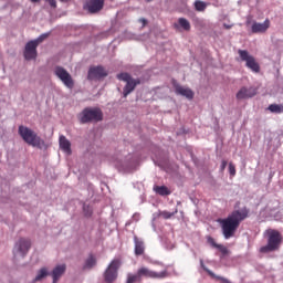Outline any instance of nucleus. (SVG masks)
I'll return each instance as SVG.
<instances>
[{"label":"nucleus","instance_id":"72a5a7b5","mask_svg":"<svg viewBox=\"0 0 283 283\" xmlns=\"http://www.w3.org/2000/svg\"><path fill=\"white\" fill-rule=\"evenodd\" d=\"M143 25H147V21L145 19H140Z\"/></svg>","mask_w":283,"mask_h":283},{"label":"nucleus","instance_id":"aec40b11","mask_svg":"<svg viewBox=\"0 0 283 283\" xmlns=\"http://www.w3.org/2000/svg\"><path fill=\"white\" fill-rule=\"evenodd\" d=\"M135 243V255H144L145 254V242L138 237H134Z\"/></svg>","mask_w":283,"mask_h":283},{"label":"nucleus","instance_id":"cd10ccee","mask_svg":"<svg viewBox=\"0 0 283 283\" xmlns=\"http://www.w3.org/2000/svg\"><path fill=\"white\" fill-rule=\"evenodd\" d=\"M195 8L198 12H205V10L207 9V4L202 1H196Z\"/></svg>","mask_w":283,"mask_h":283},{"label":"nucleus","instance_id":"c85d7f7f","mask_svg":"<svg viewBox=\"0 0 283 283\" xmlns=\"http://www.w3.org/2000/svg\"><path fill=\"white\" fill-rule=\"evenodd\" d=\"M176 213H178V210H176L175 212L161 211L160 216H161V218H164V220H169V219L174 218V216H176Z\"/></svg>","mask_w":283,"mask_h":283},{"label":"nucleus","instance_id":"473e14b6","mask_svg":"<svg viewBox=\"0 0 283 283\" xmlns=\"http://www.w3.org/2000/svg\"><path fill=\"white\" fill-rule=\"evenodd\" d=\"M223 28H226V30H231L232 25L224 23V24H223Z\"/></svg>","mask_w":283,"mask_h":283},{"label":"nucleus","instance_id":"c9c22d12","mask_svg":"<svg viewBox=\"0 0 283 283\" xmlns=\"http://www.w3.org/2000/svg\"><path fill=\"white\" fill-rule=\"evenodd\" d=\"M147 1H153V0H147Z\"/></svg>","mask_w":283,"mask_h":283},{"label":"nucleus","instance_id":"6ab92c4d","mask_svg":"<svg viewBox=\"0 0 283 283\" xmlns=\"http://www.w3.org/2000/svg\"><path fill=\"white\" fill-rule=\"evenodd\" d=\"M60 148L64 150L65 154H72V143L64 135L60 136Z\"/></svg>","mask_w":283,"mask_h":283},{"label":"nucleus","instance_id":"dca6fc26","mask_svg":"<svg viewBox=\"0 0 283 283\" xmlns=\"http://www.w3.org/2000/svg\"><path fill=\"white\" fill-rule=\"evenodd\" d=\"M269 28H271V21H269V19H266L263 23L260 22H253L252 24V34H262L264 32H266V30H269Z\"/></svg>","mask_w":283,"mask_h":283},{"label":"nucleus","instance_id":"b1692460","mask_svg":"<svg viewBox=\"0 0 283 283\" xmlns=\"http://www.w3.org/2000/svg\"><path fill=\"white\" fill-rule=\"evenodd\" d=\"M48 275H50V273L48 272V269L42 268L39 270L35 279H34V282H41V280H43L44 277H48Z\"/></svg>","mask_w":283,"mask_h":283},{"label":"nucleus","instance_id":"f03ea898","mask_svg":"<svg viewBox=\"0 0 283 283\" xmlns=\"http://www.w3.org/2000/svg\"><path fill=\"white\" fill-rule=\"evenodd\" d=\"M18 134L27 143V145H30L31 147H39L43 145V139L39 137V135L32 130V128H29L28 126H19Z\"/></svg>","mask_w":283,"mask_h":283},{"label":"nucleus","instance_id":"412c9836","mask_svg":"<svg viewBox=\"0 0 283 283\" xmlns=\"http://www.w3.org/2000/svg\"><path fill=\"white\" fill-rule=\"evenodd\" d=\"M268 109L272 114H283V104H271Z\"/></svg>","mask_w":283,"mask_h":283},{"label":"nucleus","instance_id":"bb28decb","mask_svg":"<svg viewBox=\"0 0 283 283\" xmlns=\"http://www.w3.org/2000/svg\"><path fill=\"white\" fill-rule=\"evenodd\" d=\"M39 1L41 0H30L31 3H39ZM46 1V3H49L51 6V8H56V0H44ZM62 1L63 3H67V1L70 0H60Z\"/></svg>","mask_w":283,"mask_h":283},{"label":"nucleus","instance_id":"7c9ffc66","mask_svg":"<svg viewBox=\"0 0 283 283\" xmlns=\"http://www.w3.org/2000/svg\"><path fill=\"white\" fill-rule=\"evenodd\" d=\"M235 165H233V163H230L229 164V174H230V176H235Z\"/></svg>","mask_w":283,"mask_h":283},{"label":"nucleus","instance_id":"c756f323","mask_svg":"<svg viewBox=\"0 0 283 283\" xmlns=\"http://www.w3.org/2000/svg\"><path fill=\"white\" fill-rule=\"evenodd\" d=\"M50 33H43L38 39L33 40V43H36V45H39L40 43H43V41H45V39H48Z\"/></svg>","mask_w":283,"mask_h":283},{"label":"nucleus","instance_id":"f257e3e1","mask_svg":"<svg viewBox=\"0 0 283 283\" xmlns=\"http://www.w3.org/2000/svg\"><path fill=\"white\" fill-rule=\"evenodd\" d=\"M250 210L247 207L232 211L227 218L218 219L221 227L222 235L226 240H231L235 235V231L240 229V223L249 218Z\"/></svg>","mask_w":283,"mask_h":283},{"label":"nucleus","instance_id":"2eb2a0df","mask_svg":"<svg viewBox=\"0 0 283 283\" xmlns=\"http://www.w3.org/2000/svg\"><path fill=\"white\" fill-rule=\"evenodd\" d=\"M175 93L178 96H185V98H188V101H193L195 93L191 88L185 87L180 84H174Z\"/></svg>","mask_w":283,"mask_h":283},{"label":"nucleus","instance_id":"1a4fd4ad","mask_svg":"<svg viewBox=\"0 0 283 283\" xmlns=\"http://www.w3.org/2000/svg\"><path fill=\"white\" fill-rule=\"evenodd\" d=\"M137 273L139 274L140 280H143V277H149L150 280H165V277H169V272H167V270L158 273L145 266L139 268Z\"/></svg>","mask_w":283,"mask_h":283},{"label":"nucleus","instance_id":"393cba45","mask_svg":"<svg viewBox=\"0 0 283 283\" xmlns=\"http://www.w3.org/2000/svg\"><path fill=\"white\" fill-rule=\"evenodd\" d=\"M178 24L185 30L186 32H189L191 30V23H189V20L185 18H179L178 19Z\"/></svg>","mask_w":283,"mask_h":283},{"label":"nucleus","instance_id":"5701e85b","mask_svg":"<svg viewBox=\"0 0 283 283\" xmlns=\"http://www.w3.org/2000/svg\"><path fill=\"white\" fill-rule=\"evenodd\" d=\"M94 266H96V256L90 254L85 261L84 269H94Z\"/></svg>","mask_w":283,"mask_h":283},{"label":"nucleus","instance_id":"f704fd0d","mask_svg":"<svg viewBox=\"0 0 283 283\" xmlns=\"http://www.w3.org/2000/svg\"><path fill=\"white\" fill-rule=\"evenodd\" d=\"M175 28H178V24H175Z\"/></svg>","mask_w":283,"mask_h":283},{"label":"nucleus","instance_id":"2f4dec72","mask_svg":"<svg viewBox=\"0 0 283 283\" xmlns=\"http://www.w3.org/2000/svg\"><path fill=\"white\" fill-rule=\"evenodd\" d=\"M227 165H228L227 160L221 161V166H220L221 174L224 171V169H227Z\"/></svg>","mask_w":283,"mask_h":283},{"label":"nucleus","instance_id":"20e7f679","mask_svg":"<svg viewBox=\"0 0 283 283\" xmlns=\"http://www.w3.org/2000/svg\"><path fill=\"white\" fill-rule=\"evenodd\" d=\"M78 120L82 125L101 123L103 120V111L98 107H86L78 114Z\"/></svg>","mask_w":283,"mask_h":283},{"label":"nucleus","instance_id":"4be33fe9","mask_svg":"<svg viewBox=\"0 0 283 283\" xmlns=\"http://www.w3.org/2000/svg\"><path fill=\"white\" fill-rule=\"evenodd\" d=\"M154 191H156V193H158L159 196H169L171 193V191H169V188H167V186H156L154 188Z\"/></svg>","mask_w":283,"mask_h":283},{"label":"nucleus","instance_id":"39448f33","mask_svg":"<svg viewBox=\"0 0 283 283\" xmlns=\"http://www.w3.org/2000/svg\"><path fill=\"white\" fill-rule=\"evenodd\" d=\"M118 81H124L126 85L123 88V96L127 98L134 90H136L137 85H140V78H134L129 73H119L117 74Z\"/></svg>","mask_w":283,"mask_h":283},{"label":"nucleus","instance_id":"9d476101","mask_svg":"<svg viewBox=\"0 0 283 283\" xmlns=\"http://www.w3.org/2000/svg\"><path fill=\"white\" fill-rule=\"evenodd\" d=\"M54 74L62 81L63 85L67 87L69 90L74 88V80L72 78V75L62 66H55Z\"/></svg>","mask_w":283,"mask_h":283},{"label":"nucleus","instance_id":"0eeeda50","mask_svg":"<svg viewBox=\"0 0 283 283\" xmlns=\"http://www.w3.org/2000/svg\"><path fill=\"white\" fill-rule=\"evenodd\" d=\"M32 247V241L30 239L21 238L15 242L13 248V258L17 260V256L24 258L28 255V251H30Z\"/></svg>","mask_w":283,"mask_h":283},{"label":"nucleus","instance_id":"9b49d317","mask_svg":"<svg viewBox=\"0 0 283 283\" xmlns=\"http://www.w3.org/2000/svg\"><path fill=\"white\" fill-rule=\"evenodd\" d=\"M107 72L105 67L98 66H91L87 73L88 81H101V78H105L107 76Z\"/></svg>","mask_w":283,"mask_h":283},{"label":"nucleus","instance_id":"a878e982","mask_svg":"<svg viewBox=\"0 0 283 283\" xmlns=\"http://www.w3.org/2000/svg\"><path fill=\"white\" fill-rule=\"evenodd\" d=\"M143 282L138 272L136 274H128L126 283Z\"/></svg>","mask_w":283,"mask_h":283},{"label":"nucleus","instance_id":"6e6552de","mask_svg":"<svg viewBox=\"0 0 283 283\" xmlns=\"http://www.w3.org/2000/svg\"><path fill=\"white\" fill-rule=\"evenodd\" d=\"M118 269H120V261L119 259H114L104 272L106 283H113L118 277Z\"/></svg>","mask_w":283,"mask_h":283},{"label":"nucleus","instance_id":"7ed1b4c3","mask_svg":"<svg viewBox=\"0 0 283 283\" xmlns=\"http://www.w3.org/2000/svg\"><path fill=\"white\" fill-rule=\"evenodd\" d=\"M282 244V233L277 230H268V244L261 247V253H272L273 251H279Z\"/></svg>","mask_w":283,"mask_h":283},{"label":"nucleus","instance_id":"4468645a","mask_svg":"<svg viewBox=\"0 0 283 283\" xmlns=\"http://www.w3.org/2000/svg\"><path fill=\"white\" fill-rule=\"evenodd\" d=\"M255 94H258V90H255V87L251 86L247 88V86H243L238 91L237 99L244 101V98H253Z\"/></svg>","mask_w":283,"mask_h":283},{"label":"nucleus","instance_id":"423d86ee","mask_svg":"<svg viewBox=\"0 0 283 283\" xmlns=\"http://www.w3.org/2000/svg\"><path fill=\"white\" fill-rule=\"evenodd\" d=\"M238 54L240 56V61L245 63V67H248V70H251V72H254L255 74L260 72V64L255 61L253 55L249 54V51L239 50Z\"/></svg>","mask_w":283,"mask_h":283},{"label":"nucleus","instance_id":"ddd939ff","mask_svg":"<svg viewBox=\"0 0 283 283\" xmlns=\"http://www.w3.org/2000/svg\"><path fill=\"white\" fill-rule=\"evenodd\" d=\"M105 6V0H88L84 10H87L91 14H96V12H101Z\"/></svg>","mask_w":283,"mask_h":283},{"label":"nucleus","instance_id":"a211bd4d","mask_svg":"<svg viewBox=\"0 0 283 283\" xmlns=\"http://www.w3.org/2000/svg\"><path fill=\"white\" fill-rule=\"evenodd\" d=\"M65 270H66L65 264L57 265L53 269L51 273L53 283H56L59 282V280H61V276L63 275V273H65Z\"/></svg>","mask_w":283,"mask_h":283},{"label":"nucleus","instance_id":"f8f14e48","mask_svg":"<svg viewBox=\"0 0 283 283\" xmlns=\"http://www.w3.org/2000/svg\"><path fill=\"white\" fill-rule=\"evenodd\" d=\"M36 48H39V44L36 42H33V40L29 41L24 46L23 56L25 61H34L38 56Z\"/></svg>","mask_w":283,"mask_h":283},{"label":"nucleus","instance_id":"f3484780","mask_svg":"<svg viewBox=\"0 0 283 283\" xmlns=\"http://www.w3.org/2000/svg\"><path fill=\"white\" fill-rule=\"evenodd\" d=\"M207 242L208 244H210V247H212L213 249H218V251H220L222 258L229 255L230 251L228 247H224L223 244H219L216 242V239H213L212 237H208L207 238Z\"/></svg>","mask_w":283,"mask_h":283}]
</instances>
